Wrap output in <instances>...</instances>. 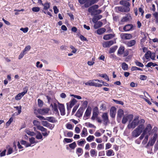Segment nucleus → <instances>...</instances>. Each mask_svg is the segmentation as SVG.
I'll use <instances>...</instances> for the list:
<instances>
[{
    "instance_id": "1",
    "label": "nucleus",
    "mask_w": 158,
    "mask_h": 158,
    "mask_svg": "<svg viewBox=\"0 0 158 158\" xmlns=\"http://www.w3.org/2000/svg\"><path fill=\"white\" fill-rule=\"evenodd\" d=\"M119 4L122 6H116L115 9L117 12H128L130 11V3L125 0H122L119 2Z\"/></svg>"
},
{
    "instance_id": "2",
    "label": "nucleus",
    "mask_w": 158,
    "mask_h": 158,
    "mask_svg": "<svg viewBox=\"0 0 158 158\" xmlns=\"http://www.w3.org/2000/svg\"><path fill=\"white\" fill-rule=\"evenodd\" d=\"M144 128V125L142 124L139 125L132 132V135L133 137H137L140 135Z\"/></svg>"
},
{
    "instance_id": "3",
    "label": "nucleus",
    "mask_w": 158,
    "mask_h": 158,
    "mask_svg": "<svg viewBox=\"0 0 158 158\" xmlns=\"http://www.w3.org/2000/svg\"><path fill=\"white\" fill-rule=\"evenodd\" d=\"M139 123V116H137L135 117L132 122L129 123L127 125V127L129 129L134 128Z\"/></svg>"
},
{
    "instance_id": "4",
    "label": "nucleus",
    "mask_w": 158,
    "mask_h": 158,
    "mask_svg": "<svg viewBox=\"0 0 158 158\" xmlns=\"http://www.w3.org/2000/svg\"><path fill=\"white\" fill-rule=\"evenodd\" d=\"M157 137V134L156 133H155L153 136L149 140L146 147L147 148L149 146H152L155 143Z\"/></svg>"
},
{
    "instance_id": "5",
    "label": "nucleus",
    "mask_w": 158,
    "mask_h": 158,
    "mask_svg": "<svg viewBox=\"0 0 158 158\" xmlns=\"http://www.w3.org/2000/svg\"><path fill=\"white\" fill-rule=\"evenodd\" d=\"M96 79L93 80H89L87 82H86L85 84L86 85L89 86H95L96 87H101L102 86V85L99 84L98 82L95 81Z\"/></svg>"
},
{
    "instance_id": "6",
    "label": "nucleus",
    "mask_w": 158,
    "mask_h": 158,
    "mask_svg": "<svg viewBox=\"0 0 158 158\" xmlns=\"http://www.w3.org/2000/svg\"><path fill=\"white\" fill-rule=\"evenodd\" d=\"M133 115L132 114H129L127 115L124 116L122 120V123L123 124L126 123L128 120L131 121L133 118Z\"/></svg>"
},
{
    "instance_id": "7",
    "label": "nucleus",
    "mask_w": 158,
    "mask_h": 158,
    "mask_svg": "<svg viewBox=\"0 0 158 158\" xmlns=\"http://www.w3.org/2000/svg\"><path fill=\"white\" fill-rule=\"evenodd\" d=\"M27 91V89H25L24 91L21 93H19L15 97V99L16 100H20L26 94Z\"/></svg>"
},
{
    "instance_id": "8",
    "label": "nucleus",
    "mask_w": 158,
    "mask_h": 158,
    "mask_svg": "<svg viewBox=\"0 0 158 158\" xmlns=\"http://www.w3.org/2000/svg\"><path fill=\"white\" fill-rule=\"evenodd\" d=\"M92 110L91 108L90 107L88 106L86 109L85 113L83 118L84 119H86L88 118L91 114Z\"/></svg>"
},
{
    "instance_id": "9",
    "label": "nucleus",
    "mask_w": 158,
    "mask_h": 158,
    "mask_svg": "<svg viewBox=\"0 0 158 158\" xmlns=\"http://www.w3.org/2000/svg\"><path fill=\"white\" fill-rule=\"evenodd\" d=\"M77 100L73 98L72 100L69 103H67V109L68 110H70L73 106L77 102Z\"/></svg>"
},
{
    "instance_id": "10",
    "label": "nucleus",
    "mask_w": 158,
    "mask_h": 158,
    "mask_svg": "<svg viewBox=\"0 0 158 158\" xmlns=\"http://www.w3.org/2000/svg\"><path fill=\"white\" fill-rule=\"evenodd\" d=\"M58 106L60 111L61 114L64 115L65 114V108L64 105L58 102Z\"/></svg>"
},
{
    "instance_id": "11",
    "label": "nucleus",
    "mask_w": 158,
    "mask_h": 158,
    "mask_svg": "<svg viewBox=\"0 0 158 158\" xmlns=\"http://www.w3.org/2000/svg\"><path fill=\"white\" fill-rule=\"evenodd\" d=\"M120 37L123 40H129L132 37V35L130 34L122 33L120 35Z\"/></svg>"
},
{
    "instance_id": "12",
    "label": "nucleus",
    "mask_w": 158,
    "mask_h": 158,
    "mask_svg": "<svg viewBox=\"0 0 158 158\" xmlns=\"http://www.w3.org/2000/svg\"><path fill=\"white\" fill-rule=\"evenodd\" d=\"M116 112V108L114 106L112 107L110 110V114L112 118H114L115 116Z\"/></svg>"
},
{
    "instance_id": "13",
    "label": "nucleus",
    "mask_w": 158,
    "mask_h": 158,
    "mask_svg": "<svg viewBox=\"0 0 158 158\" xmlns=\"http://www.w3.org/2000/svg\"><path fill=\"white\" fill-rule=\"evenodd\" d=\"M102 118L103 122L105 123V124L106 125L109 121L107 113H104L102 115Z\"/></svg>"
},
{
    "instance_id": "14",
    "label": "nucleus",
    "mask_w": 158,
    "mask_h": 158,
    "mask_svg": "<svg viewBox=\"0 0 158 158\" xmlns=\"http://www.w3.org/2000/svg\"><path fill=\"white\" fill-rule=\"evenodd\" d=\"M114 44L113 40L106 41L102 43V46L104 48L109 47Z\"/></svg>"
},
{
    "instance_id": "15",
    "label": "nucleus",
    "mask_w": 158,
    "mask_h": 158,
    "mask_svg": "<svg viewBox=\"0 0 158 158\" xmlns=\"http://www.w3.org/2000/svg\"><path fill=\"white\" fill-rule=\"evenodd\" d=\"M49 111V110L48 108H43L38 109L37 111L40 114L44 115L48 113Z\"/></svg>"
},
{
    "instance_id": "16",
    "label": "nucleus",
    "mask_w": 158,
    "mask_h": 158,
    "mask_svg": "<svg viewBox=\"0 0 158 158\" xmlns=\"http://www.w3.org/2000/svg\"><path fill=\"white\" fill-rule=\"evenodd\" d=\"M152 129V127L151 125L150 124H148L147 125V127L143 131V132L146 134H150V131Z\"/></svg>"
},
{
    "instance_id": "17",
    "label": "nucleus",
    "mask_w": 158,
    "mask_h": 158,
    "mask_svg": "<svg viewBox=\"0 0 158 158\" xmlns=\"http://www.w3.org/2000/svg\"><path fill=\"white\" fill-rule=\"evenodd\" d=\"M133 28V26L131 24H128L126 25L123 27V29L125 31H129L132 30Z\"/></svg>"
},
{
    "instance_id": "18",
    "label": "nucleus",
    "mask_w": 158,
    "mask_h": 158,
    "mask_svg": "<svg viewBox=\"0 0 158 158\" xmlns=\"http://www.w3.org/2000/svg\"><path fill=\"white\" fill-rule=\"evenodd\" d=\"M131 19L130 15L127 14L125 16L123 17L121 20L122 22H127Z\"/></svg>"
},
{
    "instance_id": "19",
    "label": "nucleus",
    "mask_w": 158,
    "mask_h": 158,
    "mask_svg": "<svg viewBox=\"0 0 158 158\" xmlns=\"http://www.w3.org/2000/svg\"><path fill=\"white\" fill-rule=\"evenodd\" d=\"M46 120L52 123H56L57 120L54 117H48L46 118Z\"/></svg>"
},
{
    "instance_id": "20",
    "label": "nucleus",
    "mask_w": 158,
    "mask_h": 158,
    "mask_svg": "<svg viewBox=\"0 0 158 158\" xmlns=\"http://www.w3.org/2000/svg\"><path fill=\"white\" fill-rule=\"evenodd\" d=\"M83 109L82 108H80L77 111L76 115L78 117H81L83 113Z\"/></svg>"
},
{
    "instance_id": "21",
    "label": "nucleus",
    "mask_w": 158,
    "mask_h": 158,
    "mask_svg": "<svg viewBox=\"0 0 158 158\" xmlns=\"http://www.w3.org/2000/svg\"><path fill=\"white\" fill-rule=\"evenodd\" d=\"M125 50V48L123 46H120L118 49V54L122 55L123 54Z\"/></svg>"
},
{
    "instance_id": "22",
    "label": "nucleus",
    "mask_w": 158,
    "mask_h": 158,
    "mask_svg": "<svg viewBox=\"0 0 158 158\" xmlns=\"http://www.w3.org/2000/svg\"><path fill=\"white\" fill-rule=\"evenodd\" d=\"M136 43V41L135 40H132L128 42L127 43V45L128 47H131L134 46Z\"/></svg>"
},
{
    "instance_id": "23",
    "label": "nucleus",
    "mask_w": 158,
    "mask_h": 158,
    "mask_svg": "<svg viewBox=\"0 0 158 158\" xmlns=\"http://www.w3.org/2000/svg\"><path fill=\"white\" fill-rule=\"evenodd\" d=\"M123 114L124 111L122 109H120L118 110L117 111V116L118 117L121 118Z\"/></svg>"
},
{
    "instance_id": "24",
    "label": "nucleus",
    "mask_w": 158,
    "mask_h": 158,
    "mask_svg": "<svg viewBox=\"0 0 158 158\" xmlns=\"http://www.w3.org/2000/svg\"><path fill=\"white\" fill-rule=\"evenodd\" d=\"M88 135L87 129L85 127L83 129L82 131L81 134V136L82 137H84L87 136Z\"/></svg>"
},
{
    "instance_id": "25",
    "label": "nucleus",
    "mask_w": 158,
    "mask_h": 158,
    "mask_svg": "<svg viewBox=\"0 0 158 158\" xmlns=\"http://www.w3.org/2000/svg\"><path fill=\"white\" fill-rule=\"evenodd\" d=\"M51 106H52L53 110L56 113H58V110L57 109V105L56 104L54 103L53 105L51 103Z\"/></svg>"
},
{
    "instance_id": "26",
    "label": "nucleus",
    "mask_w": 158,
    "mask_h": 158,
    "mask_svg": "<svg viewBox=\"0 0 158 158\" xmlns=\"http://www.w3.org/2000/svg\"><path fill=\"white\" fill-rule=\"evenodd\" d=\"M114 35L111 34L105 35L104 36L103 38L104 40H107L112 38Z\"/></svg>"
},
{
    "instance_id": "27",
    "label": "nucleus",
    "mask_w": 158,
    "mask_h": 158,
    "mask_svg": "<svg viewBox=\"0 0 158 158\" xmlns=\"http://www.w3.org/2000/svg\"><path fill=\"white\" fill-rule=\"evenodd\" d=\"M29 141L30 142L29 144H30L31 146H32V144H35L37 143V142H36L35 141V138L33 137H31L29 138Z\"/></svg>"
},
{
    "instance_id": "28",
    "label": "nucleus",
    "mask_w": 158,
    "mask_h": 158,
    "mask_svg": "<svg viewBox=\"0 0 158 158\" xmlns=\"http://www.w3.org/2000/svg\"><path fill=\"white\" fill-rule=\"evenodd\" d=\"M90 152L92 157L96 156L97 155V152L95 149H92L90 151Z\"/></svg>"
},
{
    "instance_id": "29",
    "label": "nucleus",
    "mask_w": 158,
    "mask_h": 158,
    "mask_svg": "<svg viewBox=\"0 0 158 158\" xmlns=\"http://www.w3.org/2000/svg\"><path fill=\"white\" fill-rule=\"evenodd\" d=\"M106 155L107 156H110L114 155V152L111 149L109 150L106 151Z\"/></svg>"
},
{
    "instance_id": "30",
    "label": "nucleus",
    "mask_w": 158,
    "mask_h": 158,
    "mask_svg": "<svg viewBox=\"0 0 158 158\" xmlns=\"http://www.w3.org/2000/svg\"><path fill=\"white\" fill-rule=\"evenodd\" d=\"M102 25V23L101 21H98L95 23L94 25V27L95 29L101 27Z\"/></svg>"
},
{
    "instance_id": "31",
    "label": "nucleus",
    "mask_w": 158,
    "mask_h": 158,
    "mask_svg": "<svg viewBox=\"0 0 158 158\" xmlns=\"http://www.w3.org/2000/svg\"><path fill=\"white\" fill-rule=\"evenodd\" d=\"M106 30L104 28H102L97 30V33L99 35H101L105 32Z\"/></svg>"
},
{
    "instance_id": "32",
    "label": "nucleus",
    "mask_w": 158,
    "mask_h": 158,
    "mask_svg": "<svg viewBox=\"0 0 158 158\" xmlns=\"http://www.w3.org/2000/svg\"><path fill=\"white\" fill-rule=\"evenodd\" d=\"M83 153V149L81 148H78L76 149V153L79 156L82 155Z\"/></svg>"
},
{
    "instance_id": "33",
    "label": "nucleus",
    "mask_w": 158,
    "mask_h": 158,
    "mask_svg": "<svg viewBox=\"0 0 158 158\" xmlns=\"http://www.w3.org/2000/svg\"><path fill=\"white\" fill-rule=\"evenodd\" d=\"M82 140L78 141H77V144L78 146H82L83 145L86 143V141L84 139H81Z\"/></svg>"
},
{
    "instance_id": "34",
    "label": "nucleus",
    "mask_w": 158,
    "mask_h": 158,
    "mask_svg": "<svg viewBox=\"0 0 158 158\" xmlns=\"http://www.w3.org/2000/svg\"><path fill=\"white\" fill-rule=\"evenodd\" d=\"M20 143L22 145H24L26 148L31 147V145L29 144V143L25 141L22 140L20 141Z\"/></svg>"
},
{
    "instance_id": "35",
    "label": "nucleus",
    "mask_w": 158,
    "mask_h": 158,
    "mask_svg": "<svg viewBox=\"0 0 158 158\" xmlns=\"http://www.w3.org/2000/svg\"><path fill=\"white\" fill-rule=\"evenodd\" d=\"M6 148H8V152L7 153V155L10 154L13 152V148L10 147L9 145L6 146Z\"/></svg>"
},
{
    "instance_id": "36",
    "label": "nucleus",
    "mask_w": 158,
    "mask_h": 158,
    "mask_svg": "<svg viewBox=\"0 0 158 158\" xmlns=\"http://www.w3.org/2000/svg\"><path fill=\"white\" fill-rule=\"evenodd\" d=\"M122 68L123 70H127L128 68V65L125 63L123 62L122 64Z\"/></svg>"
},
{
    "instance_id": "37",
    "label": "nucleus",
    "mask_w": 158,
    "mask_h": 158,
    "mask_svg": "<svg viewBox=\"0 0 158 158\" xmlns=\"http://www.w3.org/2000/svg\"><path fill=\"white\" fill-rule=\"evenodd\" d=\"M42 5L44 6V9L45 10H48L50 7V4L48 2H46L44 4H42Z\"/></svg>"
},
{
    "instance_id": "38",
    "label": "nucleus",
    "mask_w": 158,
    "mask_h": 158,
    "mask_svg": "<svg viewBox=\"0 0 158 158\" xmlns=\"http://www.w3.org/2000/svg\"><path fill=\"white\" fill-rule=\"evenodd\" d=\"M35 137L37 139H41L42 140H43V136L40 132H37V134L36 135Z\"/></svg>"
},
{
    "instance_id": "39",
    "label": "nucleus",
    "mask_w": 158,
    "mask_h": 158,
    "mask_svg": "<svg viewBox=\"0 0 158 158\" xmlns=\"http://www.w3.org/2000/svg\"><path fill=\"white\" fill-rule=\"evenodd\" d=\"M155 19L156 23L158 25V13L156 12L153 14Z\"/></svg>"
},
{
    "instance_id": "40",
    "label": "nucleus",
    "mask_w": 158,
    "mask_h": 158,
    "mask_svg": "<svg viewBox=\"0 0 158 158\" xmlns=\"http://www.w3.org/2000/svg\"><path fill=\"white\" fill-rule=\"evenodd\" d=\"M148 137L149 135H147L145 136L144 139L142 142V144L144 145L147 143L148 141Z\"/></svg>"
},
{
    "instance_id": "41",
    "label": "nucleus",
    "mask_w": 158,
    "mask_h": 158,
    "mask_svg": "<svg viewBox=\"0 0 158 158\" xmlns=\"http://www.w3.org/2000/svg\"><path fill=\"white\" fill-rule=\"evenodd\" d=\"M25 132L27 135L31 136H34L35 135V133L34 132L28 130H26Z\"/></svg>"
},
{
    "instance_id": "42",
    "label": "nucleus",
    "mask_w": 158,
    "mask_h": 158,
    "mask_svg": "<svg viewBox=\"0 0 158 158\" xmlns=\"http://www.w3.org/2000/svg\"><path fill=\"white\" fill-rule=\"evenodd\" d=\"M94 139V137L93 135H89L87 138H86V140L89 142H90L91 141L93 140Z\"/></svg>"
},
{
    "instance_id": "43",
    "label": "nucleus",
    "mask_w": 158,
    "mask_h": 158,
    "mask_svg": "<svg viewBox=\"0 0 158 158\" xmlns=\"http://www.w3.org/2000/svg\"><path fill=\"white\" fill-rule=\"evenodd\" d=\"M117 47L116 46H114L110 48L109 51V53H111L114 52L117 49Z\"/></svg>"
},
{
    "instance_id": "44",
    "label": "nucleus",
    "mask_w": 158,
    "mask_h": 158,
    "mask_svg": "<svg viewBox=\"0 0 158 158\" xmlns=\"http://www.w3.org/2000/svg\"><path fill=\"white\" fill-rule=\"evenodd\" d=\"M14 108H15L17 110H18V113L17 115H19L20 114L21 112V107L20 106H14Z\"/></svg>"
},
{
    "instance_id": "45",
    "label": "nucleus",
    "mask_w": 158,
    "mask_h": 158,
    "mask_svg": "<svg viewBox=\"0 0 158 158\" xmlns=\"http://www.w3.org/2000/svg\"><path fill=\"white\" fill-rule=\"evenodd\" d=\"M104 146L103 144H98L97 147V149L98 150L103 149Z\"/></svg>"
},
{
    "instance_id": "46",
    "label": "nucleus",
    "mask_w": 158,
    "mask_h": 158,
    "mask_svg": "<svg viewBox=\"0 0 158 158\" xmlns=\"http://www.w3.org/2000/svg\"><path fill=\"white\" fill-rule=\"evenodd\" d=\"M151 51H147L145 54V57L147 59H148L150 58Z\"/></svg>"
},
{
    "instance_id": "47",
    "label": "nucleus",
    "mask_w": 158,
    "mask_h": 158,
    "mask_svg": "<svg viewBox=\"0 0 158 158\" xmlns=\"http://www.w3.org/2000/svg\"><path fill=\"white\" fill-rule=\"evenodd\" d=\"M69 146L71 148L74 149L76 147L77 145L75 142H73L72 143L69 144Z\"/></svg>"
},
{
    "instance_id": "48",
    "label": "nucleus",
    "mask_w": 158,
    "mask_h": 158,
    "mask_svg": "<svg viewBox=\"0 0 158 158\" xmlns=\"http://www.w3.org/2000/svg\"><path fill=\"white\" fill-rule=\"evenodd\" d=\"M37 128L42 131H46L47 129L45 128L44 127H43L40 126L39 125L37 127Z\"/></svg>"
},
{
    "instance_id": "49",
    "label": "nucleus",
    "mask_w": 158,
    "mask_h": 158,
    "mask_svg": "<svg viewBox=\"0 0 158 158\" xmlns=\"http://www.w3.org/2000/svg\"><path fill=\"white\" fill-rule=\"evenodd\" d=\"M13 121V118L12 117L10 118L9 121L7 122L6 123V127H7L11 124Z\"/></svg>"
},
{
    "instance_id": "50",
    "label": "nucleus",
    "mask_w": 158,
    "mask_h": 158,
    "mask_svg": "<svg viewBox=\"0 0 158 158\" xmlns=\"http://www.w3.org/2000/svg\"><path fill=\"white\" fill-rule=\"evenodd\" d=\"M33 11L34 12H38L40 10V8L38 7H33L32 8Z\"/></svg>"
},
{
    "instance_id": "51",
    "label": "nucleus",
    "mask_w": 158,
    "mask_h": 158,
    "mask_svg": "<svg viewBox=\"0 0 158 158\" xmlns=\"http://www.w3.org/2000/svg\"><path fill=\"white\" fill-rule=\"evenodd\" d=\"M40 122L37 120H34L33 122L34 125L37 127V128L40 125Z\"/></svg>"
},
{
    "instance_id": "52",
    "label": "nucleus",
    "mask_w": 158,
    "mask_h": 158,
    "mask_svg": "<svg viewBox=\"0 0 158 158\" xmlns=\"http://www.w3.org/2000/svg\"><path fill=\"white\" fill-rule=\"evenodd\" d=\"M93 113L94 114H99V110L97 107L96 106L93 109Z\"/></svg>"
},
{
    "instance_id": "53",
    "label": "nucleus",
    "mask_w": 158,
    "mask_h": 158,
    "mask_svg": "<svg viewBox=\"0 0 158 158\" xmlns=\"http://www.w3.org/2000/svg\"><path fill=\"white\" fill-rule=\"evenodd\" d=\"M98 114H97L93 113V115L91 118V119L94 120L96 118H98Z\"/></svg>"
},
{
    "instance_id": "54",
    "label": "nucleus",
    "mask_w": 158,
    "mask_h": 158,
    "mask_svg": "<svg viewBox=\"0 0 158 158\" xmlns=\"http://www.w3.org/2000/svg\"><path fill=\"white\" fill-rule=\"evenodd\" d=\"M31 48V47L30 45H28L26 46L24 49L23 50V51L25 52V53H26V51H28L30 50Z\"/></svg>"
},
{
    "instance_id": "55",
    "label": "nucleus",
    "mask_w": 158,
    "mask_h": 158,
    "mask_svg": "<svg viewBox=\"0 0 158 158\" xmlns=\"http://www.w3.org/2000/svg\"><path fill=\"white\" fill-rule=\"evenodd\" d=\"M135 63L136 64V65L140 67H143V64L142 63H141L138 61H135Z\"/></svg>"
},
{
    "instance_id": "56",
    "label": "nucleus",
    "mask_w": 158,
    "mask_h": 158,
    "mask_svg": "<svg viewBox=\"0 0 158 158\" xmlns=\"http://www.w3.org/2000/svg\"><path fill=\"white\" fill-rule=\"evenodd\" d=\"M131 70L132 71H135V70H140L142 71L143 70L140 68H138L135 66H133L131 68Z\"/></svg>"
},
{
    "instance_id": "57",
    "label": "nucleus",
    "mask_w": 158,
    "mask_h": 158,
    "mask_svg": "<svg viewBox=\"0 0 158 158\" xmlns=\"http://www.w3.org/2000/svg\"><path fill=\"white\" fill-rule=\"evenodd\" d=\"M85 124L86 126H88L89 127H93L95 128L96 127L95 126L89 123H86Z\"/></svg>"
},
{
    "instance_id": "58",
    "label": "nucleus",
    "mask_w": 158,
    "mask_h": 158,
    "mask_svg": "<svg viewBox=\"0 0 158 158\" xmlns=\"http://www.w3.org/2000/svg\"><path fill=\"white\" fill-rule=\"evenodd\" d=\"M95 10L92 6L88 8V11L89 13H91V15H93L92 13Z\"/></svg>"
},
{
    "instance_id": "59",
    "label": "nucleus",
    "mask_w": 158,
    "mask_h": 158,
    "mask_svg": "<svg viewBox=\"0 0 158 158\" xmlns=\"http://www.w3.org/2000/svg\"><path fill=\"white\" fill-rule=\"evenodd\" d=\"M64 141L67 143H70L72 142L73 141V140L72 139H70L65 138L64 139Z\"/></svg>"
},
{
    "instance_id": "60",
    "label": "nucleus",
    "mask_w": 158,
    "mask_h": 158,
    "mask_svg": "<svg viewBox=\"0 0 158 158\" xmlns=\"http://www.w3.org/2000/svg\"><path fill=\"white\" fill-rule=\"evenodd\" d=\"M150 58L153 60H154L155 59V58L156 56V54L155 53L152 52V53L151 52V54H150Z\"/></svg>"
},
{
    "instance_id": "61",
    "label": "nucleus",
    "mask_w": 158,
    "mask_h": 158,
    "mask_svg": "<svg viewBox=\"0 0 158 158\" xmlns=\"http://www.w3.org/2000/svg\"><path fill=\"white\" fill-rule=\"evenodd\" d=\"M26 53H25V52H24L23 51H22L20 54L19 55V59H20L22 58L23 56H24V55Z\"/></svg>"
},
{
    "instance_id": "62",
    "label": "nucleus",
    "mask_w": 158,
    "mask_h": 158,
    "mask_svg": "<svg viewBox=\"0 0 158 158\" xmlns=\"http://www.w3.org/2000/svg\"><path fill=\"white\" fill-rule=\"evenodd\" d=\"M147 77L144 75H141L140 76V79L142 80H145L147 79Z\"/></svg>"
},
{
    "instance_id": "63",
    "label": "nucleus",
    "mask_w": 158,
    "mask_h": 158,
    "mask_svg": "<svg viewBox=\"0 0 158 158\" xmlns=\"http://www.w3.org/2000/svg\"><path fill=\"white\" fill-rule=\"evenodd\" d=\"M70 48L72 50V52L73 53H75L77 52V49H75L74 47L72 45L70 46Z\"/></svg>"
},
{
    "instance_id": "64",
    "label": "nucleus",
    "mask_w": 158,
    "mask_h": 158,
    "mask_svg": "<svg viewBox=\"0 0 158 158\" xmlns=\"http://www.w3.org/2000/svg\"><path fill=\"white\" fill-rule=\"evenodd\" d=\"M66 127L67 129L70 130L72 129L73 128L72 125L69 123L67 124L66 125Z\"/></svg>"
}]
</instances>
